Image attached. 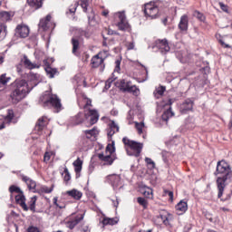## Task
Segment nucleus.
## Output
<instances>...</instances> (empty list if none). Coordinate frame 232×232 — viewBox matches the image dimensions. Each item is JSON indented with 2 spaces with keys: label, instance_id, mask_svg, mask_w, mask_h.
Instances as JSON below:
<instances>
[{
  "label": "nucleus",
  "instance_id": "603ef678",
  "mask_svg": "<svg viewBox=\"0 0 232 232\" xmlns=\"http://www.w3.org/2000/svg\"><path fill=\"white\" fill-rule=\"evenodd\" d=\"M165 195H168L170 202H173V191L171 190H164Z\"/></svg>",
  "mask_w": 232,
  "mask_h": 232
},
{
  "label": "nucleus",
  "instance_id": "774afa93",
  "mask_svg": "<svg viewBox=\"0 0 232 232\" xmlns=\"http://www.w3.org/2000/svg\"><path fill=\"white\" fill-rule=\"evenodd\" d=\"M82 232H91V231H90V227H83L82 229Z\"/></svg>",
  "mask_w": 232,
  "mask_h": 232
},
{
  "label": "nucleus",
  "instance_id": "bf43d9fd",
  "mask_svg": "<svg viewBox=\"0 0 232 232\" xmlns=\"http://www.w3.org/2000/svg\"><path fill=\"white\" fill-rule=\"evenodd\" d=\"M106 32H107L108 35H119V33H117L111 29H107Z\"/></svg>",
  "mask_w": 232,
  "mask_h": 232
},
{
  "label": "nucleus",
  "instance_id": "412c9836",
  "mask_svg": "<svg viewBox=\"0 0 232 232\" xmlns=\"http://www.w3.org/2000/svg\"><path fill=\"white\" fill-rule=\"evenodd\" d=\"M46 126H48V118L43 116L37 121L34 130L35 131H43V130H44Z\"/></svg>",
  "mask_w": 232,
  "mask_h": 232
},
{
  "label": "nucleus",
  "instance_id": "423d86ee",
  "mask_svg": "<svg viewBox=\"0 0 232 232\" xmlns=\"http://www.w3.org/2000/svg\"><path fill=\"white\" fill-rule=\"evenodd\" d=\"M43 99H45L42 104L44 108L53 107L54 108V110H57V111H61V108L63 105L61 104V100L59 99V97H57V95H45L43 97Z\"/></svg>",
  "mask_w": 232,
  "mask_h": 232
},
{
  "label": "nucleus",
  "instance_id": "c756f323",
  "mask_svg": "<svg viewBox=\"0 0 232 232\" xmlns=\"http://www.w3.org/2000/svg\"><path fill=\"white\" fill-rule=\"evenodd\" d=\"M27 3L29 6H32L35 10H39L43 6V0H27Z\"/></svg>",
  "mask_w": 232,
  "mask_h": 232
},
{
  "label": "nucleus",
  "instance_id": "4468645a",
  "mask_svg": "<svg viewBox=\"0 0 232 232\" xmlns=\"http://www.w3.org/2000/svg\"><path fill=\"white\" fill-rule=\"evenodd\" d=\"M189 26V17H188V14H183L180 17V21L179 23V29L180 32H188V28Z\"/></svg>",
  "mask_w": 232,
  "mask_h": 232
},
{
  "label": "nucleus",
  "instance_id": "58836bf2",
  "mask_svg": "<svg viewBox=\"0 0 232 232\" xmlns=\"http://www.w3.org/2000/svg\"><path fill=\"white\" fill-rule=\"evenodd\" d=\"M9 81H10V78L6 77V73L0 75V84H3L5 86L8 84Z\"/></svg>",
  "mask_w": 232,
  "mask_h": 232
},
{
  "label": "nucleus",
  "instance_id": "37998d69",
  "mask_svg": "<svg viewBox=\"0 0 232 232\" xmlns=\"http://www.w3.org/2000/svg\"><path fill=\"white\" fill-rule=\"evenodd\" d=\"M9 191L10 193H21L23 192V190H21V188L17 186H14V185H12L10 188H9Z\"/></svg>",
  "mask_w": 232,
  "mask_h": 232
},
{
  "label": "nucleus",
  "instance_id": "de8ad7c7",
  "mask_svg": "<svg viewBox=\"0 0 232 232\" xmlns=\"http://www.w3.org/2000/svg\"><path fill=\"white\" fill-rule=\"evenodd\" d=\"M161 157H162L163 161L165 162V164H168V157H169V152H168L166 150H162Z\"/></svg>",
  "mask_w": 232,
  "mask_h": 232
},
{
  "label": "nucleus",
  "instance_id": "c03bdc74",
  "mask_svg": "<svg viewBox=\"0 0 232 232\" xmlns=\"http://www.w3.org/2000/svg\"><path fill=\"white\" fill-rule=\"evenodd\" d=\"M135 126H136V130H137L139 135L142 134V128H144V123L136 122Z\"/></svg>",
  "mask_w": 232,
  "mask_h": 232
},
{
  "label": "nucleus",
  "instance_id": "9d476101",
  "mask_svg": "<svg viewBox=\"0 0 232 232\" xmlns=\"http://www.w3.org/2000/svg\"><path fill=\"white\" fill-rule=\"evenodd\" d=\"M15 35L21 39H26V37L30 35V28L27 25H17L15 28Z\"/></svg>",
  "mask_w": 232,
  "mask_h": 232
},
{
  "label": "nucleus",
  "instance_id": "c9c22d12",
  "mask_svg": "<svg viewBox=\"0 0 232 232\" xmlns=\"http://www.w3.org/2000/svg\"><path fill=\"white\" fill-rule=\"evenodd\" d=\"M193 15L194 17H197L201 23H204V21H206V16L199 11H194Z\"/></svg>",
  "mask_w": 232,
  "mask_h": 232
},
{
  "label": "nucleus",
  "instance_id": "a211bd4d",
  "mask_svg": "<svg viewBox=\"0 0 232 232\" xmlns=\"http://www.w3.org/2000/svg\"><path fill=\"white\" fill-rule=\"evenodd\" d=\"M187 211L188 201L186 199H182L176 205V213L177 215H184Z\"/></svg>",
  "mask_w": 232,
  "mask_h": 232
},
{
  "label": "nucleus",
  "instance_id": "e2e57ef3",
  "mask_svg": "<svg viewBox=\"0 0 232 232\" xmlns=\"http://www.w3.org/2000/svg\"><path fill=\"white\" fill-rule=\"evenodd\" d=\"M219 43H220L221 46H223V48H231L230 44L224 43V41H222V40H220Z\"/></svg>",
  "mask_w": 232,
  "mask_h": 232
},
{
  "label": "nucleus",
  "instance_id": "6ab92c4d",
  "mask_svg": "<svg viewBox=\"0 0 232 232\" xmlns=\"http://www.w3.org/2000/svg\"><path fill=\"white\" fill-rule=\"evenodd\" d=\"M15 201L16 204H19L21 206L24 211H28V206L26 205V198L24 197L23 191L15 196Z\"/></svg>",
  "mask_w": 232,
  "mask_h": 232
},
{
  "label": "nucleus",
  "instance_id": "13d9d810",
  "mask_svg": "<svg viewBox=\"0 0 232 232\" xmlns=\"http://www.w3.org/2000/svg\"><path fill=\"white\" fill-rule=\"evenodd\" d=\"M113 82V80L109 79L106 83H105V88L108 90L110 88H111V83Z\"/></svg>",
  "mask_w": 232,
  "mask_h": 232
},
{
  "label": "nucleus",
  "instance_id": "39448f33",
  "mask_svg": "<svg viewBox=\"0 0 232 232\" xmlns=\"http://www.w3.org/2000/svg\"><path fill=\"white\" fill-rule=\"evenodd\" d=\"M106 153L107 155H104V153L98 154V159L104 162V166H111L113 164V158H111V154L115 153V141H112L111 144L107 145Z\"/></svg>",
  "mask_w": 232,
  "mask_h": 232
},
{
  "label": "nucleus",
  "instance_id": "f8f14e48",
  "mask_svg": "<svg viewBox=\"0 0 232 232\" xmlns=\"http://www.w3.org/2000/svg\"><path fill=\"white\" fill-rule=\"evenodd\" d=\"M21 177L22 180L25 182L28 189L30 191H33V193H37V189H35V188H37V183L35 182V180L30 179L28 176L22 175Z\"/></svg>",
  "mask_w": 232,
  "mask_h": 232
},
{
  "label": "nucleus",
  "instance_id": "bb28decb",
  "mask_svg": "<svg viewBox=\"0 0 232 232\" xmlns=\"http://www.w3.org/2000/svg\"><path fill=\"white\" fill-rule=\"evenodd\" d=\"M44 70L49 79H53L55 75H59V71L57 70V68H52V66H47V67H44Z\"/></svg>",
  "mask_w": 232,
  "mask_h": 232
},
{
  "label": "nucleus",
  "instance_id": "e433bc0d",
  "mask_svg": "<svg viewBox=\"0 0 232 232\" xmlns=\"http://www.w3.org/2000/svg\"><path fill=\"white\" fill-rule=\"evenodd\" d=\"M72 53H75L79 50V40L77 38L72 39Z\"/></svg>",
  "mask_w": 232,
  "mask_h": 232
},
{
  "label": "nucleus",
  "instance_id": "a19ab883",
  "mask_svg": "<svg viewBox=\"0 0 232 232\" xmlns=\"http://www.w3.org/2000/svg\"><path fill=\"white\" fill-rule=\"evenodd\" d=\"M83 102L85 103L83 106V110L84 111H86V110H90V106H92V100L88 99V98H83Z\"/></svg>",
  "mask_w": 232,
  "mask_h": 232
},
{
  "label": "nucleus",
  "instance_id": "ea45409f",
  "mask_svg": "<svg viewBox=\"0 0 232 232\" xmlns=\"http://www.w3.org/2000/svg\"><path fill=\"white\" fill-rule=\"evenodd\" d=\"M137 201L140 206H142V208H144V209L148 208V201L146 200V198L140 197L137 198Z\"/></svg>",
  "mask_w": 232,
  "mask_h": 232
},
{
  "label": "nucleus",
  "instance_id": "338daca9",
  "mask_svg": "<svg viewBox=\"0 0 232 232\" xmlns=\"http://www.w3.org/2000/svg\"><path fill=\"white\" fill-rule=\"evenodd\" d=\"M114 208H118L119 206V199L116 198V200H112Z\"/></svg>",
  "mask_w": 232,
  "mask_h": 232
},
{
  "label": "nucleus",
  "instance_id": "8fccbe9b",
  "mask_svg": "<svg viewBox=\"0 0 232 232\" xmlns=\"http://www.w3.org/2000/svg\"><path fill=\"white\" fill-rule=\"evenodd\" d=\"M219 6L223 12H226V14H229V7L226 5L224 3L220 2Z\"/></svg>",
  "mask_w": 232,
  "mask_h": 232
},
{
  "label": "nucleus",
  "instance_id": "5fc2aeb1",
  "mask_svg": "<svg viewBox=\"0 0 232 232\" xmlns=\"http://www.w3.org/2000/svg\"><path fill=\"white\" fill-rule=\"evenodd\" d=\"M73 166H74V168L82 167V160H81V159L78 158V159L73 162Z\"/></svg>",
  "mask_w": 232,
  "mask_h": 232
},
{
  "label": "nucleus",
  "instance_id": "ddd939ff",
  "mask_svg": "<svg viewBox=\"0 0 232 232\" xmlns=\"http://www.w3.org/2000/svg\"><path fill=\"white\" fill-rule=\"evenodd\" d=\"M156 46H157V48H159V50L161 52V53H168V52H169V50H170L169 44H168L167 39L157 40Z\"/></svg>",
  "mask_w": 232,
  "mask_h": 232
},
{
  "label": "nucleus",
  "instance_id": "2eb2a0df",
  "mask_svg": "<svg viewBox=\"0 0 232 232\" xmlns=\"http://www.w3.org/2000/svg\"><path fill=\"white\" fill-rule=\"evenodd\" d=\"M84 121H86L85 112H78L74 117L71 118L72 126H79V124H82Z\"/></svg>",
  "mask_w": 232,
  "mask_h": 232
},
{
  "label": "nucleus",
  "instance_id": "7ed1b4c3",
  "mask_svg": "<svg viewBox=\"0 0 232 232\" xmlns=\"http://www.w3.org/2000/svg\"><path fill=\"white\" fill-rule=\"evenodd\" d=\"M123 144L128 146L127 154L130 157H140V152L142 151V143H139L135 140H130V139L124 137L122 139Z\"/></svg>",
  "mask_w": 232,
  "mask_h": 232
},
{
  "label": "nucleus",
  "instance_id": "a878e982",
  "mask_svg": "<svg viewBox=\"0 0 232 232\" xmlns=\"http://www.w3.org/2000/svg\"><path fill=\"white\" fill-rule=\"evenodd\" d=\"M65 195H68V197L74 198V200H81V198H82V192L76 188L66 191Z\"/></svg>",
  "mask_w": 232,
  "mask_h": 232
},
{
  "label": "nucleus",
  "instance_id": "7c9ffc66",
  "mask_svg": "<svg viewBox=\"0 0 232 232\" xmlns=\"http://www.w3.org/2000/svg\"><path fill=\"white\" fill-rule=\"evenodd\" d=\"M13 16L14 15H12V14L10 12H6V11L0 12V19L4 23L11 21Z\"/></svg>",
  "mask_w": 232,
  "mask_h": 232
},
{
  "label": "nucleus",
  "instance_id": "0e129e2a",
  "mask_svg": "<svg viewBox=\"0 0 232 232\" xmlns=\"http://www.w3.org/2000/svg\"><path fill=\"white\" fill-rule=\"evenodd\" d=\"M135 48V43L131 42L128 44L127 50H133Z\"/></svg>",
  "mask_w": 232,
  "mask_h": 232
},
{
  "label": "nucleus",
  "instance_id": "aec40b11",
  "mask_svg": "<svg viewBox=\"0 0 232 232\" xmlns=\"http://www.w3.org/2000/svg\"><path fill=\"white\" fill-rule=\"evenodd\" d=\"M195 102L191 99H187L184 101L183 104L180 105L181 113H186L187 111H191L193 110V105Z\"/></svg>",
  "mask_w": 232,
  "mask_h": 232
},
{
  "label": "nucleus",
  "instance_id": "20e7f679",
  "mask_svg": "<svg viewBox=\"0 0 232 232\" xmlns=\"http://www.w3.org/2000/svg\"><path fill=\"white\" fill-rule=\"evenodd\" d=\"M118 88L121 91V92H127L128 93H132V95H134L135 97H139V95L140 94V90L137 88L136 85H131V82L128 81L126 82V80L122 79L120 80L118 82Z\"/></svg>",
  "mask_w": 232,
  "mask_h": 232
},
{
  "label": "nucleus",
  "instance_id": "a18cd8bd",
  "mask_svg": "<svg viewBox=\"0 0 232 232\" xmlns=\"http://www.w3.org/2000/svg\"><path fill=\"white\" fill-rule=\"evenodd\" d=\"M88 0H82L81 1V6L83 10V12H88Z\"/></svg>",
  "mask_w": 232,
  "mask_h": 232
},
{
  "label": "nucleus",
  "instance_id": "dca6fc26",
  "mask_svg": "<svg viewBox=\"0 0 232 232\" xmlns=\"http://www.w3.org/2000/svg\"><path fill=\"white\" fill-rule=\"evenodd\" d=\"M91 64L92 68H99L101 66L102 69H104V58L96 54L92 58Z\"/></svg>",
  "mask_w": 232,
  "mask_h": 232
},
{
  "label": "nucleus",
  "instance_id": "4d7b16f0",
  "mask_svg": "<svg viewBox=\"0 0 232 232\" xmlns=\"http://www.w3.org/2000/svg\"><path fill=\"white\" fill-rule=\"evenodd\" d=\"M51 159L50 152H45L44 156V162H48Z\"/></svg>",
  "mask_w": 232,
  "mask_h": 232
},
{
  "label": "nucleus",
  "instance_id": "680f3d73",
  "mask_svg": "<svg viewBox=\"0 0 232 232\" xmlns=\"http://www.w3.org/2000/svg\"><path fill=\"white\" fill-rule=\"evenodd\" d=\"M120 22L126 21V14L124 13L119 14Z\"/></svg>",
  "mask_w": 232,
  "mask_h": 232
},
{
  "label": "nucleus",
  "instance_id": "cd10ccee",
  "mask_svg": "<svg viewBox=\"0 0 232 232\" xmlns=\"http://www.w3.org/2000/svg\"><path fill=\"white\" fill-rule=\"evenodd\" d=\"M7 34H8V30L6 27V24L0 23V41H5Z\"/></svg>",
  "mask_w": 232,
  "mask_h": 232
},
{
  "label": "nucleus",
  "instance_id": "69168bd1",
  "mask_svg": "<svg viewBox=\"0 0 232 232\" xmlns=\"http://www.w3.org/2000/svg\"><path fill=\"white\" fill-rule=\"evenodd\" d=\"M82 169V167H74V171L76 173H81Z\"/></svg>",
  "mask_w": 232,
  "mask_h": 232
},
{
  "label": "nucleus",
  "instance_id": "9b49d317",
  "mask_svg": "<svg viewBox=\"0 0 232 232\" xmlns=\"http://www.w3.org/2000/svg\"><path fill=\"white\" fill-rule=\"evenodd\" d=\"M106 180L111 186H112L113 189H117L121 186V176L117 174H111L107 176Z\"/></svg>",
  "mask_w": 232,
  "mask_h": 232
},
{
  "label": "nucleus",
  "instance_id": "473e14b6",
  "mask_svg": "<svg viewBox=\"0 0 232 232\" xmlns=\"http://www.w3.org/2000/svg\"><path fill=\"white\" fill-rule=\"evenodd\" d=\"M164 92H166V87L164 86L158 87L153 92L155 99H160V97L164 95Z\"/></svg>",
  "mask_w": 232,
  "mask_h": 232
},
{
  "label": "nucleus",
  "instance_id": "6e6d98bb",
  "mask_svg": "<svg viewBox=\"0 0 232 232\" xmlns=\"http://www.w3.org/2000/svg\"><path fill=\"white\" fill-rule=\"evenodd\" d=\"M115 69L114 72H120L121 71V60H116L115 61Z\"/></svg>",
  "mask_w": 232,
  "mask_h": 232
},
{
  "label": "nucleus",
  "instance_id": "f03ea898",
  "mask_svg": "<svg viewBox=\"0 0 232 232\" xmlns=\"http://www.w3.org/2000/svg\"><path fill=\"white\" fill-rule=\"evenodd\" d=\"M214 175L218 177V198H222V195H224V189H226V186H227L228 182H231V166H229V164L226 162V160H224L218 161L217 169L216 171L214 172Z\"/></svg>",
  "mask_w": 232,
  "mask_h": 232
},
{
  "label": "nucleus",
  "instance_id": "052dcab7",
  "mask_svg": "<svg viewBox=\"0 0 232 232\" xmlns=\"http://www.w3.org/2000/svg\"><path fill=\"white\" fill-rule=\"evenodd\" d=\"M27 232H39V228H37L35 227H29L27 228Z\"/></svg>",
  "mask_w": 232,
  "mask_h": 232
},
{
  "label": "nucleus",
  "instance_id": "1a4fd4ad",
  "mask_svg": "<svg viewBox=\"0 0 232 232\" xmlns=\"http://www.w3.org/2000/svg\"><path fill=\"white\" fill-rule=\"evenodd\" d=\"M17 124V118H14V110H7V114L5 117V121L0 124V130H5L6 128V124Z\"/></svg>",
  "mask_w": 232,
  "mask_h": 232
},
{
  "label": "nucleus",
  "instance_id": "79ce46f5",
  "mask_svg": "<svg viewBox=\"0 0 232 232\" xmlns=\"http://www.w3.org/2000/svg\"><path fill=\"white\" fill-rule=\"evenodd\" d=\"M63 173H64L63 180L65 182H69V180L72 179V176L70 175V171H68V168H64Z\"/></svg>",
  "mask_w": 232,
  "mask_h": 232
},
{
  "label": "nucleus",
  "instance_id": "864d4df0",
  "mask_svg": "<svg viewBox=\"0 0 232 232\" xmlns=\"http://www.w3.org/2000/svg\"><path fill=\"white\" fill-rule=\"evenodd\" d=\"M145 162L150 165L152 168H155V161H153V160L150 158H145Z\"/></svg>",
  "mask_w": 232,
  "mask_h": 232
},
{
  "label": "nucleus",
  "instance_id": "3c124183",
  "mask_svg": "<svg viewBox=\"0 0 232 232\" xmlns=\"http://www.w3.org/2000/svg\"><path fill=\"white\" fill-rule=\"evenodd\" d=\"M53 204L54 206L59 208V209H64V208H66V205L64 204L60 205L59 203H57V198H53Z\"/></svg>",
  "mask_w": 232,
  "mask_h": 232
},
{
  "label": "nucleus",
  "instance_id": "f257e3e1",
  "mask_svg": "<svg viewBox=\"0 0 232 232\" xmlns=\"http://www.w3.org/2000/svg\"><path fill=\"white\" fill-rule=\"evenodd\" d=\"M28 79L34 84L32 87H30L25 80H15L12 84L13 91L10 94V99L13 104H19L32 92L34 87L39 84V74L30 72Z\"/></svg>",
  "mask_w": 232,
  "mask_h": 232
},
{
  "label": "nucleus",
  "instance_id": "4be33fe9",
  "mask_svg": "<svg viewBox=\"0 0 232 232\" xmlns=\"http://www.w3.org/2000/svg\"><path fill=\"white\" fill-rule=\"evenodd\" d=\"M114 133H119V124H117L115 121H111L107 129V135L109 139H111V136Z\"/></svg>",
  "mask_w": 232,
  "mask_h": 232
},
{
  "label": "nucleus",
  "instance_id": "49530a36",
  "mask_svg": "<svg viewBox=\"0 0 232 232\" xmlns=\"http://www.w3.org/2000/svg\"><path fill=\"white\" fill-rule=\"evenodd\" d=\"M40 191L42 193H52L53 191V188H50L47 186H43L41 187Z\"/></svg>",
  "mask_w": 232,
  "mask_h": 232
},
{
  "label": "nucleus",
  "instance_id": "6e6552de",
  "mask_svg": "<svg viewBox=\"0 0 232 232\" xmlns=\"http://www.w3.org/2000/svg\"><path fill=\"white\" fill-rule=\"evenodd\" d=\"M84 113L86 124H88L89 126H93V124H97V122L99 121V112L97 111V110H85Z\"/></svg>",
  "mask_w": 232,
  "mask_h": 232
},
{
  "label": "nucleus",
  "instance_id": "09e8293b",
  "mask_svg": "<svg viewBox=\"0 0 232 232\" xmlns=\"http://www.w3.org/2000/svg\"><path fill=\"white\" fill-rule=\"evenodd\" d=\"M144 197H147V198H151L153 197V190L151 188H148V190L143 191Z\"/></svg>",
  "mask_w": 232,
  "mask_h": 232
},
{
  "label": "nucleus",
  "instance_id": "5701e85b",
  "mask_svg": "<svg viewBox=\"0 0 232 232\" xmlns=\"http://www.w3.org/2000/svg\"><path fill=\"white\" fill-rule=\"evenodd\" d=\"M160 218H161L163 224L168 226L169 224V220H173V215H171L167 210H160Z\"/></svg>",
  "mask_w": 232,
  "mask_h": 232
},
{
  "label": "nucleus",
  "instance_id": "72a5a7b5",
  "mask_svg": "<svg viewBox=\"0 0 232 232\" xmlns=\"http://www.w3.org/2000/svg\"><path fill=\"white\" fill-rule=\"evenodd\" d=\"M84 134L87 139H92V137H97L99 135V130L93 127L92 130H84Z\"/></svg>",
  "mask_w": 232,
  "mask_h": 232
},
{
  "label": "nucleus",
  "instance_id": "0eeeda50",
  "mask_svg": "<svg viewBox=\"0 0 232 232\" xmlns=\"http://www.w3.org/2000/svg\"><path fill=\"white\" fill-rule=\"evenodd\" d=\"M144 14L150 19H157L159 17V5L153 2L145 5Z\"/></svg>",
  "mask_w": 232,
  "mask_h": 232
},
{
  "label": "nucleus",
  "instance_id": "c85d7f7f",
  "mask_svg": "<svg viewBox=\"0 0 232 232\" xmlns=\"http://www.w3.org/2000/svg\"><path fill=\"white\" fill-rule=\"evenodd\" d=\"M118 222L119 218H104L102 220L103 226H115Z\"/></svg>",
  "mask_w": 232,
  "mask_h": 232
},
{
  "label": "nucleus",
  "instance_id": "f704fd0d",
  "mask_svg": "<svg viewBox=\"0 0 232 232\" xmlns=\"http://www.w3.org/2000/svg\"><path fill=\"white\" fill-rule=\"evenodd\" d=\"M37 202V196H34L30 198V201L28 202L29 209L33 211V213H35V204Z\"/></svg>",
  "mask_w": 232,
  "mask_h": 232
},
{
  "label": "nucleus",
  "instance_id": "393cba45",
  "mask_svg": "<svg viewBox=\"0 0 232 232\" xmlns=\"http://www.w3.org/2000/svg\"><path fill=\"white\" fill-rule=\"evenodd\" d=\"M50 21H52V15L47 14L45 18L40 20L38 24L39 28L43 29L44 32H46L50 28Z\"/></svg>",
  "mask_w": 232,
  "mask_h": 232
},
{
  "label": "nucleus",
  "instance_id": "2f4dec72",
  "mask_svg": "<svg viewBox=\"0 0 232 232\" xmlns=\"http://www.w3.org/2000/svg\"><path fill=\"white\" fill-rule=\"evenodd\" d=\"M175 113L173 111H171V107H169L167 111H165L161 116L162 121H165V122H168L171 117H173Z\"/></svg>",
  "mask_w": 232,
  "mask_h": 232
},
{
  "label": "nucleus",
  "instance_id": "b1692460",
  "mask_svg": "<svg viewBox=\"0 0 232 232\" xmlns=\"http://www.w3.org/2000/svg\"><path fill=\"white\" fill-rule=\"evenodd\" d=\"M23 63L25 66V68H27L28 70H34V68H41V63H32V61H30V59H28V56L24 55V59H23Z\"/></svg>",
  "mask_w": 232,
  "mask_h": 232
},
{
  "label": "nucleus",
  "instance_id": "4c0bfd02",
  "mask_svg": "<svg viewBox=\"0 0 232 232\" xmlns=\"http://www.w3.org/2000/svg\"><path fill=\"white\" fill-rule=\"evenodd\" d=\"M129 26H130V24H128V22L126 20L118 23L119 30H122V31L128 30Z\"/></svg>",
  "mask_w": 232,
  "mask_h": 232
},
{
  "label": "nucleus",
  "instance_id": "f3484780",
  "mask_svg": "<svg viewBox=\"0 0 232 232\" xmlns=\"http://www.w3.org/2000/svg\"><path fill=\"white\" fill-rule=\"evenodd\" d=\"M82 220H84V214H78L68 221L67 226L69 229H73Z\"/></svg>",
  "mask_w": 232,
  "mask_h": 232
}]
</instances>
